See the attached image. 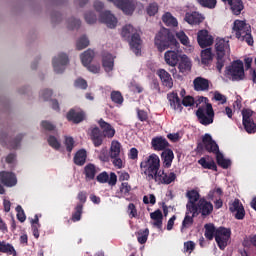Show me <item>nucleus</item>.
I'll return each mask as SVG.
<instances>
[{
  "instance_id": "6",
  "label": "nucleus",
  "mask_w": 256,
  "mask_h": 256,
  "mask_svg": "<svg viewBox=\"0 0 256 256\" xmlns=\"http://www.w3.org/2000/svg\"><path fill=\"white\" fill-rule=\"evenodd\" d=\"M216 49V69L221 73L223 67H225V52L229 49V41L220 39L215 44Z\"/></svg>"
},
{
  "instance_id": "49",
  "label": "nucleus",
  "mask_w": 256,
  "mask_h": 256,
  "mask_svg": "<svg viewBox=\"0 0 256 256\" xmlns=\"http://www.w3.org/2000/svg\"><path fill=\"white\" fill-rule=\"evenodd\" d=\"M48 145L52 147V149H55L56 151H59L61 149V142L57 139V137L51 135L48 137Z\"/></svg>"
},
{
  "instance_id": "10",
  "label": "nucleus",
  "mask_w": 256,
  "mask_h": 256,
  "mask_svg": "<svg viewBox=\"0 0 256 256\" xmlns=\"http://www.w3.org/2000/svg\"><path fill=\"white\" fill-rule=\"evenodd\" d=\"M192 212L194 216L197 217H199V215L209 217V215L213 213V203L207 201L205 198H201L196 205V210H192Z\"/></svg>"
},
{
  "instance_id": "31",
  "label": "nucleus",
  "mask_w": 256,
  "mask_h": 256,
  "mask_svg": "<svg viewBox=\"0 0 256 256\" xmlns=\"http://www.w3.org/2000/svg\"><path fill=\"white\" fill-rule=\"evenodd\" d=\"M167 97L172 109H174V111H179V113H181V111H183V106L181 104V99L179 98V95H177V93L175 92H172L168 94Z\"/></svg>"
},
{
  "instance_id": "56",
  "label": "nucleus",
  "mask_w": 256,
  "mask_h": 256,
  "mask_svg": "<svg viewBox=\"0 0 256 256\" xmlns=\"http://www.w3.org/2000/svg\"><path fill=\"white\" fill-rule=\"evenodd\" d=\"M16 212L18 221H20V223H25L27 216L25 215V211L23 210V207H21V205H18L16 207Z\"/></svg>"
},
{
  "instance_id": "54",
  "label": "nucleus",
  "mask_w": 256,
  "mask_h": 256,
  "mask_svg": "<svg viewBox=\"0 0 256 256\" xmlns=\"http://www.w3.org/2000/svg\"><path fill=\"white\" fill-rule=\"evenodd\" d=\"M64 145L68 153H71V151H73V148L75 147V140L73 139V137L68 136L65 138Z\"/></svg>"
},
{
  "instance_id": "16",
  "label": "nucleus",
  "mask_w": 256,
  "mask_h": 256,
  "mask_svg": "<svg viewBox=\"0 0 256 256\" xmlns=\"http://www.w3.org/2000/svg\"><path fill=\"white\" fill-rule=\"evenodd\" d=\"M197 41L198 45L205 49V47H211L213 45V36L209 35V31L207 30H200L197 33Z\"/></svg>"
},
{
  "instance_id": "23",
  "label": "nucleus",
  "mask_w": 256,
  "mask_h": 256,
  "mask_svg": "<svg viewBox=\"0 0 256 256\" xmlns=\"http://www.w3.org/2000/svg\"><path fill=\"white\" fill-rule=\"evenodd\" d=\"M156 74L158 75L163 87L173 89V78L169 72H167L165 69H159Z\"/></svg>"
},
{
  "instance_id": "29",
  "label": "nucleus",
  "mask_w": 256,
  "mask_h": 256,
  "mask_svg": "<svg viewBox=\"0 0 256 256\" xmlns=\"http://www.w3.org/2000/svg\"><path fill=\"white\" fill-rule=\"evenodd\" d=\"M195 217L197 216H194V213L192 211H189V209H186L185 216L180 228L181 233H183L185 229H189V227L193 226V223H195Z\"/></svg>"
},
{
  "instance_id": "59",
  "label": "nucleus",
  "mask_w": 256,
  "mask_h": 256,
  "mask_svg": "<svg viewBox=\"0 0 256 256\" xmlns=\"http://www.w3.org/2000/svg\"><path fill=\"white\" fill-rule=\"evenodd\" d=\"M74 87H77L78 89H87L88 84H87V80L83 79V78H78L75 80L74 82Z\"/></svg>"
},
{
  "instance_id": "5",
  "label": "nucleus",
  "mask_w": 256,
  "mask_h": 256,
  "mask_svg": "<svg viewBox=\"0 0 256 256\" xmlns=\"http://www.w3.org/2000/svg\"><path fill=\"white\" fill-rule=\"evenodd\" d=\"M196 117L199 123L205 127L213 124V121H215V111L213 110V105L211 103H207L204 106H200L196 111Z\"/></svg>"
},
{
  "instance_id": "48",
  "label": "nucleus",
  "mask_w": 256,
  "mask_h": 256,
  "mask_svg": "<svg viewBox=\"0 0 256 256\" xmlns=\"http://www.w3.org/2000/svg\"><path fill=\"white\" fill-rule=\"evenodd\" d=\"M86 47H89V38L86 36H82L76 43V49L78 51H83V49H86Z\"/></svg>"
},
{
  "instance_id": "14",
  "label": "nucleus",
  "mask_w": 256,
  "mask_h": 256,
  "mask_svg": "<svg viewBox=\"0 0 256 256\" xmlns=\"http://www.w3.org/2000/svg\"><path fill=\"white\" fill-rule=\"evenodd\" d=\"M22 140H23V134H19L13 140H11V138H9V135L6 133H2L0 135V143L3 146L10 147V149H17V147H19V145H21Z\"/></svg>"
},
{
  "instance_id": "40",
  "label": "nucleus",
  "mask_w": 256,
  "mask_h": 256,
  "mask_svg": "<svg viewBox=\"0 0 256 256\" xmlns=\"http://www.w3.org/2000/svg\"><path fill=\"white\" fill-rule=\"evenodd\" d=\"M0 253H5L6 255L17 256V251L15 247L10 243L0 240Z\"/></svg>"
},
{
  "instance_id": "30",
  "label": "nucleus",
  "mask_w": 256,
  "mask_h": 256,
  "mask_svg": "<svg viewBox=\"0 0 256 256\" xmlns=\"http://www.w3.org/2000/svg\"><path fill=\"white\" fill-rule=\"evenodd\" d=\"M97 173H99V169L93 163H88L84 167L83 174L85 175L86 181H93L95 179V176L97 175Z\"/></svg>"
},
{
  "instance_id": "4",
  "label": "nucleus",
  "mask_w": 256,
  "mask_h": 256,
  "mask_svg": "<svg viewBox=\"0 0 256 256\" xmlns=\"http://www.w3.org/2000/svg\"><path fill=\"white\" fill-rule=\"evenodd\" d=\"M232 29L236 35V39L245 41L250 47L253 46L254 41L253 36L251 35V25L243 20H235Z\"/></svg>"
},
{
  "instance_id": "60",
  "label": "nucleus",
  "mask_w": 256,
  "mask_h": 256,
  "mask_svg": "<svg viewBox=\"0 0 256 256\" xmlns=\"http://www.w3.org/2000/svg\"><path fill=\"white\" fill-rule=\"evenodd\" d=\"M182 105H184V107H193V105H195V98L192 96H185L182 100Z\"/></svg>"
},
{
  "instance_id": "28",
  "label": "nucleus",
  "mask_w": 256,
  "mask_h": 256,
  "mask_svg": "<svg viewBox=\"0 0 256 256\" xmlns=\"http://www.w3.org/2000/svg\"><path fill=\"white\" fill-rule=\"evenodd\" d=\"M173 159H175V153L173 150L168 148L161 153V160L164 169H170L171 165H173Z\"/></svg>"
},
{
  "instance_id": "33",
  "label": "nucleus",
  "mask_w": 256,
  "mask_h": 256,
  "mask_svg": "<svg viewBox=\"0 0 256 256\" xmlns=\"http://www.w3.org/2000/svg\"><path fill=\"white\" fill-rule=\"evenodd\" d=\"M198 163L201 165L203 169H209L211 171H217V164L213 158L206 156L202 157L198 160Z\"/></svg>"
},
{
  "instance_id": "37",
  "label": "nucleus",
  "mask_w": 256,
  "mask_h": 256,
  "mask_svg": "<svg viewBox=\"0 0 256 256\" xmlns=\"http://www.w3.org/2000/svg\"><path fill=\"white\" fill-rule=\"evenodd\" d=\"M201 63L206 67H209L213 63V52L211 48H206L201 52Z\"/></svg>"
},
{
  "instance_id": "61",
  "label": "nucleus",
  "mask_w": 256,
  "mask_h": 256,
  "mask_svg": "<svg viewBox=\"0 0 256 256\" xmlns=\"http://www.w3.org/2000/svg\"><path fill=\"white\" fill-rule=\"evenodd\" d=\"M195 251V242L187 241L184 243V253H193Z\"/></svg>"
},
{
  "instance_id": "55",
  "label": "nucleus",
  "mask_w": 256,
  "mask_h": 256,
  "mask_svg": "<svg viewBox=\"0 0 256 256\" xmlns=\"http://www.w3.org/2000/svg\"><path fill=\"white\" fill-rule=\"evenodd\" d=\"M251 117H253V111H251L250 109L242 110V123H249V121L252 120Z\"/></svg>"
},
{
  "instance_id": "15",
  "label": "nucleus",
  "mask_w": 256,
  "mask_h": 256,
  "mask_svg": "<svg viewBox=\"0 0 256 256\" xmlns=\"http://www.w3.org/2000/svg\"><path fill=\"white\" fill-rule=\"evenodd\" d=\"M66 119L70 123H74V125H79V123L85 121V111L72 108L67 112Z\"/></svg>"
},
{
  "instance_id": "17",
  "label": "nucleus",
  "mask_w": 256,
  "mask_h": 256,
  "mask_svg": "<svg viewBox=\"0 0 256 256\" xmlns=\"http://www.w3.org/2000/svg\"><path fill=\"white\" fill-rule=\"evenodd\" d=\"M229 211L235 214V219L242 220L245 219V208L241 203V200L235 199L232 203L229 204Z\"/></svg>"
},
{
  "instance_id": "43",
  "label": "nucleus",
  "mask_w": 256,
  "mask_h": 256,
  "mask_svg": "<svg viewBox=\"0 0 256 256\" xmlns=\"http://www.w3.org/2000/svg\"><path fill=\"white\" fill-rule=\"evenodd\" d=\"M162 21L167 25V27H177L179 25V22H177V18L173 17L171 12H166L162 16Z\"/></svg>"
},
{
  "instance_id": "62",
  "label": "nucleus",
  "mask_w": 256,
  "mask_h": 256,
  "mask_svg": "<svg viewBox=\"0 0 256 256\" xmlns=\"http://www.w3.org/2000/svg\"><path fill=\"white\" fill-rule=\"evenodd\" d=\"M41 127L45 129V131H55L56 129V126L47 120L41 122Z\"/></svg>"
},
{
  "instance_id": "44",
  "label": "nucleus",
  "mask_w": 256,
  "mask_h": 256,
  "mask_svg": "<svg viewBox=\"0 0 256 256\" xmlns=\"http://www.w3.org/2000/svg\"><path fill=\"white\" fill-rule=\"evenodd\" d=\"M216 162L222 169H229V167H231V160L225 159V156H223L221 152L216 154Z\"/></svg>"
},
{
  "instance_id": "64",
  "label": "nucleus",
  "mask_w": 256,
  "mask_h": 256,
  "mask_svg": "<svg viewBox=\"0 0 256 256\" xmlns=\"http://www.w3.org/2000/svg\"><path fill=\"white\" fill-rule=\"evenodd\" d=\"M137 117L139 121H142V122L149 121V115L147 114V112H145V110H138Z\"/></svg>"
},
{
  "instance_id": "36",
  "label": "nucleus",
  "mask_w": 256,
  "mask_h": 256,
  "mask_svg": "<svg viewBox=\"0 0 256 256\" xmlns=\"http://www.w3.org/2000/svg\"><path fill=\"white\" fill-rule=\"evenodd\" d=\"M204 237L208 239V241H213L217 237V228L215 227V224L208 223L204 225Z\"/></svg>"
},
{
  "instance_id": "19",
  "label": "nucleus",
  "mask_w": 256,
  "mask_h": 256,
  "mask_svg": "<svg viewBox=\"0 0 256 256\" xmlns=\"http://www.w3.org/2000/svg\"><path fill=\"white\" fill-rule=\"evenodd\" d=\"M0 182L5 187H15L17 185V176L13 172L1 171Z\"/></svg>"
},
{
  "instance_id": "58",
  "label": "nucleus",
  "mask_w": 256,
  "mask_h": 256,
  "mask_svg": "<svg viewBox=\"0 0 256 256\" xmlns=\"http://www.w3.org/2000/svg\"><path fill=\"white\" fill-rule=\"evenodd\" d=\"M84 19L86 23H88L89 25H93V23H96L97 21V16L94 12H88L85 14Z\"/></svg>"
},
{
  "instance_id": "32",
  "label": "nucleus",
  "mask_w": 256,
  "mask_h": 256,
  "mask_svg": "<svg viewBox=\"0 0 256 256\" xmlns=\"http://www.w3.org/2000/svg\"><path fill=\"white\" fill-rule=\"evenodd\" d=\"M100 128L103 130L104 137H108V139H113L115 137V128L111 126V124L105 122L102 118L98 121Z\"/></svg>"
},
{
  "instance_id": "18",
  "label": "nucleus",
  "mask_w": 256,
  "mask_h": 256,
  "mask_svg": "<svg viewBox=\"0 0 256 256\" xmlns=\"http://www.w3.org/2000/svg\"><path fill=\"white\" fill-rule=\"evenodd\" d=\"M114 5L121 9L125 15H133L135 11V3L131 0H114Z\"/></svg>"
},
{
  "instance_id": "47",
  "label": "nucleus",
  "mask_w": 256,
  "mask_h": 256,
  "mask_svg": "<svg viewBox=\"0 0 256 256\" xmlns=\"http://www.w3.org/2000/svg\"><path fill=\"white\" fill-rule=\"evenodd\" d=\"M83 215V205L77 204L74 208V213H72L71 221L73 223H77V221H81V216Z\"/></svg>"
},
{
  "instance_id": "50",
  "label": "nucleus",
  "mask_w": 256,
  "mask_h": 256,
  "mask_svg": "<svg viewBox=\"0 0 256 256\" xmlns=\"http://www.w3.org/2000/svg\"><path fill=\"white\" fill-rule=\"evenodd\" d=\"M197 2L206 9H215L217 7V0H197Z\"/></svg>"
},
{
  "instance_id": "3",
  "label": "nucleus",
  "mask_w": 256,
  "mask_h": 256,
  "mask_svg": "<svg viewBox=\"0 0 256 256\" xmlns=\"http://www.w3.org/2000/svg\"><path fill=\"white\" fill-rule=\"evenodd\" d=\"M121 35L125 41H128L131 50L135 55H141V45L143 40H141V35L137 33V29L133 25H126L122 28Z\"/></svg>"
},
{
  "instance_id": "35",
  "label": "nucleus",
  "mask_w": 256,
  "mask_h": 256,
  "mask_svg": "<svg viewBox=\"0 0 256 256\" xmlns=\"http://www.w3.org/2000/svg\"><path fill=\"white\" fill-rule=\"evenodd\" d=\"M102 65L106 73H110V71H113V67L115 65V60L113 59V55H111L110 53L104 54L102 58Z\"/></svg>"
},
{
  "instance_id": "7",
  "label": "nucleus",
  "mask_w": 256,
  "mask_h": 256,
  "mask_svg": "<svg viewBox=\"0 0 256 256\" xmlns=\"http://www.w3.org/2000/svg\"><path fill=\"white\" fill-rule=\"evenodd\" d=\"M196 150L198 153H203L204 151H207V153H213L214 155H217L221 151H219V145L215 140H213V137H211L209 134H205L202 137V142H199L197 144Z\"/></svg>"
},
{
  "instance_id": "38",
  "label": "nucleus",
  "mask_w": 256,
  "mask_h": 256,
  "mask_svg": "<svg viewBox=\"0 0 256 256\" xmlns=\"http://www.w3.org/2000/svg\"><path fill=\"white\" fill-rule=\"evenodd\" d=\"M178 69L180 73H189L191 71V60L187 55L181 56Z\"/></svg>"
},
{
  "instance_id": "11",
  "label": "nucleus",
  "mask_w": 256,
  "mask_h": 256,
  "mask_svg": "<svg viewBox=\"0 0 256 256\" xmlns=\"http://www.w3.org/2000/svg\"><path fill=\"white\" fill-rule=\"evenodd\" d=\"M120 155L121 143H119V141H112L110 147V159H112V163L114 167H117V169H123V160Z\"/></svg>"
},
{
  "instance_id": "51",
  "label": "nucleus",
  "mask_w": 256,
  "mask_h": 256,
  "mask_svg": "<svg viewBox=\"0 0 256 256\" xmlns=\"http://www.w3.org/2000/svg\"><path fill=\"white\" fill-rule=\"evenodd\" d=\"M147 14L149 15V17H155V15H157V13H159V5L155 2L150 3L146 9Z\"/></svg>"
},
{
  "instance_id": "25",
  "label": "nucleus",
  "mask_w": 256,
  "mask_h": 256,
  "mask_svg": "<svg viewBox=\"0 0 256 256\" xmlns=\"http://www.w3.org/2000/svg\"><path fill=\"white\" fill-rule=\"evenodd\" d=\"M151 145H152V149L154 151H165L169 148V141H167V139H165L162 136H158L152 139L151 141Z\"/></svg>"
},
{
  "instance_id": "13",
  "label": "nucleus",
  "mask_w": 256,
  "mask_h": 256,
  "mask_svg": "<svg viewBox=\"0 0 256 256\" xmlns=\"http://www.w3.org/2000/svg\"><path fill=\"white\" fill-rule=\"evenodd\" d=\"M68 64L69 56H67L65 53L58 54V56L52 60L55 73H63V71H65V66Z\"/></svg>"
},
{
  "instance_id": "39",
  "label": "nucleus",
  "mask_w": 256,
  "mask_h": 256,
  "mask_svg": "<svg viewBox=\"0 0 256 256\" xmlns=\"http://www.w3.org/2000/svg\"><path fill=\"white\" fill-rule=\"evenodd\" d=\"M87 162V151L85 149H80L76 152L74 156V163L79 167H83Z\"/></svg>"
},
{
  "instance_id": "22",
  "label": "nucleus",
  "mask_w": 256,
  "mask_h": 256,
  "mask_svg": "<svg viewBox=\"0 0 256 256\" xmlns=\"http://www.w3.org/2000/svg\"><path fill=\"white\" fill-rule=\"evenodd\" d=\"M90 138L93 142L94 147H101L103 145L105 135L103 134V131L99 129V127H94L90 131Z\"/></svg>"
},
{
  "instance_id": "45",
  "label": "nucleus",
  "mask_w": 256,
  "mask_h": 256,
  "mask_svg": "<svg viewBox=\"0 0 256 256\" xmlns=\"http://www.w3.org/2000/svg\"><path fill=\"white\" fill-rule=\"evenodd\" d=\"M111 101L114 102L115 105L121 106L123 105V101H125V98H123V94H121V91L113 90L110 94Z\"/></svg>"
},
{
  "instance_id": "34",
  "label": "nucleus",
  "mask_w": 256,
  "mask_h": 256,
  "mask_svg": "<svg viewBox=\"0 0 256 256\" xmlns=\"http://www.w3.org/2000/svg\"><path fill=\"white\" fill-rule=\"evenodd\" d=\"M195 91H209V81L203 77H197L193 81Z\"/></svg>"
},
{
  "instance_id": "1",
  "label": "nucleus",
  "mask_w": 256,
  "mask_h": 256,
  "mask_svg": "<svg viewBox=\"0 0 256 256\" xmlns=\"http://www.w3.org/2000/svg\"><path fill=\"white\" fill-rule=\"evenodd\" d=\"M160 169L161 159L155 153L150 154L140 163L141 174L145 175L147 181H155L157 183Z\"/></svg>"
},
{
  "instance_id": "53",
  "label": "nucleus",
  "mask_w": 256,
  "mask_h": 256,
  "mask_svg": "<svg viewBox=\"0 0 256 256\" xmlns=\"http://www.w3.org/2000/svg\"><path fill=\"white\" fill-rule=\"evenodd\" d=\"M79 27H81V20L77 18L68 19V29L73 31V29H79Z\"/></svg>"
},
{
  "instance_id": "2",
  "label": "nucleus",
  "mask_w": 256,
  "mask_h": 256,
  "mask_svg": "<svg viewBox=\"0 0 256 256\" xmlns=\"http://www.w3.org/2000/svg\"><path fill=\"white\" fill-rule=\"evenodd\" d=\"M154 45L160 53H163L166 49L179 47V42H177V39L171 30L162 28L154 38Z\"/></svg>"
},
{
  "instance_id": "24",
  "label": "nucleus",
  "mask_w": 256,
  "mask_h": 256,
  "mask_svg": "<svg viewBox=\"0 0 256 256\" xmlns=\"http://www.w3.org/2000/svg\"><path fill=\"white\" fill-rule=\"evenodd\" d=\"M181 55H179L178 52L175 50H168L164 54V59L167 65L170 67H176V65L179 63L181 59Z\"/></svg>"
},
{
  "instance_id": "57",
  "label": "nucleus",
  "mask_w": 256,
  "mask_h": 256,
  "mask_svg": "<svg viewBox=\"0 0 256 256\" xmlns=\"http://www.w3.org/2000/svg\"><path fill=\"white\" fill-rule=\"evenodd\" d=\"M244 125V129L245 131H247L248 133H256V124L253 120H248V123L245 124V122H242Z\"/></svg>"
},
{
  "instance_id": "26",
  "label": "nucleus",
  "mask_w": 256,
  "mask_h": 256,
  "mask_svg": "<svg viewBox=\"0 0 256 256\" xmlns=\"http://www.w3.org/2000/svg\"><path fill=\"white\" fill-rule=\"evenodd\" d=\"M184 20L189 25H201L205 21V17L199 14V12H187L185 14Z\"/></svg>"
},
{
  "instance_id": "63",
  "label": "nucleus",
  "mask_w": 256,
  "mask_h": 256,
  "mask_svg": "<svg viewBox=\"0 0 256 256\" xmlns=\"http://www.w3.org/2000/svg\"><path fill=\"white\" fill-rule=\"evenodd\" d=\"M130 191H131V185H129V183L127 182H123L120 186V192L123 195H129Z\"/></svg>"
},
{
  "instance_id": "20",
  "label": "nucleus",
  "mask_w": 256,
  "mask_h": 256,
  "mask_svg": "<svg viewBox=\"0 0 256 256\" xmlns=\"http://www.w3.org/2000/svg\"><path fill=\"white\" fill-rule=\"evenodd\" d=\"M96 181L98 183H108L113 187L117 185V174H115V172H111L109 175L107 171H103L96 176Z\"/></svg>"
},
{
  "instance_id": "12",
  "label": "nucleus",
  "mask_w": 256,
  "mask_h": 256,
  "mask_svg": "<svg viewBox=\"0 0 256 256\" xmlns=\"http://www.w3.org/2000/svg\"><path fill=\"white\" fill-rule=\"evenodd\" d=\"M186 197L188 199L186 203V209L188 211H197V204L201 201V194L199 191L192 189L186 192Z\"/></svg>"
},
{
  "instance_id": "8",
  "label": "nucleus",
  "mask_w": 256,
  "mask_h": 256,
  "mask_svg": "<svg viewBox=\"0 0 256 256\" xmlns=\"http://www.w3.org/2000/svg\"><path fill=\"white\" fill-rule=\"evenodd\" d=\"M215 241L220 251H225L229 243H231V228L218 227Z\"/></svg>"
},
{
  "instance_id": "21",
  "label": "nucleus",
  "mask_w": 256,
  "mask_h": 256,
  "mask_svg": "<svg viewBox=\"0 0 256 256\" xmlns=\"http://www.w3.org/2000/svg\"><path fill=\"white\" fill-rule=\"evenodd\" d=\"M100 21L104 23L109 29L117 27V18L111 14V11H105L100 14Z\"/></svg>"
},
{
  "instance_id": "9",
  "label": "nucleus",
  "mask_w": 256,
  "mask_h": 256,
  "mask_svg": "<svg viewBox=\"0 0 256 256\" xmlns=\"http://www.w3.org/2000/svg\"><path fill=\"white\" fill-rule=\"evenodd\" d=\"M226 75L232 77L233 81H243L245 78L243 62L241 60L232 62V64L226 68Z\"/></svg>"
},
{
  "instance_id": "46",
  "label": "nucleus",
  "mask_w": 256,
  "mask_h": 256,
  "mask_svg": "<svg viewBox=\"0 0 256 256\" xmlns=\"http://www.w3.org/2000/svg\"><path fill=\"white\" fill-rule=\"evenodd\" d=\"M137 241L140 245H145L147 243V239H149V229L146 228L145 230H139L136 233Z\"/></svg>"
},
{
  "instance_id": "52",
  "label": "nucleus",
  "mask_w": 256,
  "mask_h": 256,
  "mask_svg": "<svg viewBox=\"0 0 256 256\" xmlns=\"http://www.w3.org/2000/svg\"><path fill=\"white\" fill-rule=\"evenodd\" d=\"M176 37H177V39H179V41L182 45H185V47H189L190 42H189V37L187 36V34H185L183 31H180V32L176 33Z\"/></svg>"
},
{
  "instance_id": "41",
  "label": "nucleus",
  "mask_w": 256,
  "mask_h": 256,
  "mask_svg": "<svg viewBox=\"0 0 256 256\" xmlns=\"http://www.w3.org/2000/svg\"><path fill=\"white\" fill-rule=\"evenodd\" d=\"M230 9L233 13V15H241V11L245 9V5L243 4V0H232L230 4Z\"/></svg>"
},
{
  "instance_id": "27",
  "label": "nucleus",
  "mask_w": 256,
  "mask_h": 256,
  "mask_svg": "<svg viewBox=\"0 0 256 256\" xmlns=\"http://www.w3.org/2000/svg\"><path fill=\"white\" fill-rule=\"evenodd\" d=\"M177 179L175 172L165 173V170L158 172L157 181H160L163 185H171Z\"/></svg>"
},
{
  "instance_id": "42",
  "label": "nucleus",
  "mask_w": 256,
  "mask_h": 256,
  "mask_svg": "<svg viewBox=\"0 0 256 256\" xmlns=\"http://www.w3.org/2000/svg\"><path fill=\"white\" fill-rule=\"evenodd\" d=\"M94 58H95V52L91 49L86 50L80 56L82 65H84V67H87V65H91V62L93 61Z\"/></svg>"
}]
</instances>
